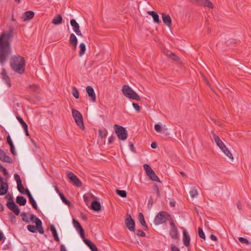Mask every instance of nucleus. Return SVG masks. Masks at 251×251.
I'll return each instance as SVG.
<instances>
[{
	"label": "nucleus",
	"instance_id": "39",
	"mask_svg": "<svg viewBox=\"0 0 251 251\" xmlns=\"http://www.w3.org/2000/svg\"><path fill=\"white\" fill-rule=\"evenodd\" d=\"M36 225H29L27 226V230L32 233H35L36 232Z\"/></svg>",
	"mask_w": 251,
	"mask_h": 251
},
{
	"label": "nucleus",
	"instance_id": "28",
	"mask_svg": "<svg viewBox=\"0 0 251 251\" xmlns=\"http://www.w3.org/2000/svg\"><path fill=\"white\" fill-rule=\"evenodd\" d=\"M165 125H164L163 127L159 124H156L154 126V129L157 132L164 133L167 130V129L165 128Z\"/></svg>",
	"mask_w": 251,
	"mask_h": 251
},
{
	"label": "nucleus",
	"instance_id": "47",
	"mask_svg": "<svg viewBox=\"0 0 251 251\" xmlns=\"http://www.w3.org/2000/svg\"><path fill=\"white\" fill-rule=\"evenodd\" d=\"M238 240L241 243H242L243 244H245L246 245H251V242H250L247 239L245 238L244 237H239Z\"/></svg>",
	"mask_w": 251,
	"mask_h": 251
},
{
	"label": "nucleus",
	"instance_id": "34",
	"mask_svg": "<svg viewBox=\"0 0 251 251\" xmlns=\"http://www.w3.org/2000/svg\"><path fill=\"white\" fill-rule=\"evenodd\" d=\"M36 225V231L37 230L39 233L41 234H43L44 233V230L42 226V222L40 221V223L37 224Z\"/></svg>",
	"mask_w": 251,
	"mask_h": 251
},
{
	"label": "nucleus",
	"instance_id": "8",
	"mask_svg": "<svg viewBox=\"0 0 251 251\" xmlns=\"http://www.w3.org/2000/svg\"><path fill=\"white\" fill-rule=\"evenodd\" d=\"M170 235L171 238L173 239H177L178 238V231L177 228L174 223V220H171L170 223Z\"/></svg>",
	"mask_w": 251,
	"mask_h": 251
},
{
	"label": "nucleus",
	"instance_id": "61",
	"mask_svg": "<svg viewBox=\"0 0 251 251\" xmlns=\"http://www.w3.org/2000/svg\"><path fill=\"white\" fill-rule=\"evenodd\" d=\"M115 139V137L114 136H113V135L109 137L108 138V144H112L114 142Z\"/></svg>",
	"mask_w": 251,
	"mask_h": 251
},
{
	"label": "nucleus",
	"instance_id": "44",
	"mask_svg": "<svg viewBox=\"0 0 251 251\" xmlns=\"http://www.w3.org/2000/svg\"><path fill=\"white\" fill-rule=\"evenodd\" d=\"M17 119L21 125L22 126L23 128H25L28 126L25 123V122L23 120V119L20 117V116H17Z\"/></svg>",
	"mask_w": 251,
	"mask_h": 251
},
{
	"label": "nucleus",
	"instance_id": "3",
	"mask_svg": "<svg viewBox=\"0 0 251 251\" xmlns=\"http://www.w3.org/2000/svg\"><path fill=\"white\" fill-rule=\"evenodd\" d=\"M173 220L171 216L167 212L165 211H160L155 216L154 223L156 225H161L165 223L167 221Z\"/></svg>",
	"mask_w": 251,
	"mask_h": 251
},
{
	"label": "nucleus",
	"instance_id": "57",
	"mask_svg": "<svg viewBox=\"0 0 251 251\" xmlns=\"http://www.w3.org/2000/svg\"><path fill=\"white\" fill-rule=\"evenodd\" d=\"M129 148H130L131 151L133 152H136V149L134 148L133 143L132 142H129Z\"/></svg>",
	"mask_w": 251,
	"mask_h": 251
},
{
	"label": "nucleus",
	"instance_id": "17",
	"mask_svg": "<svg viewBox=\"0 0 251 251\" xmlns=\"http://www.w3.org/2000/svg\"><path fill=\"white\" fill-rule=\"evenodd\" d=\"M86 92L88 94V96L91 98L93 101L96 100V96L94 89L92 86H88L86 88Z\"/></svg>",
	"mask_w": 251,
	"mask_h": 251
},
{
	"label": "nucleus",
	"instance_id": "22",
	"mask_svg": "<svg viewBox=\"0 0 251 251\" xmlns=\"http://www.w3.org/2000/svg\"><path fill=\"white\" fill-rule=\"evenodd\" d=\"M148 14L149 15H151L152 16L153 18V22L155 23L159 24L161 22L160 20L159 19V17L158 14L153 11H148Z\"/></svg>",
	"mask_w": 251,
	"mask_h": 251
},
{
	"label": "nucleus",
	"instance_id": "18",
	"mask_svg": "<svg viewBox=\"0 0 251 251\" xmlns=\"http://www.w3.org/2000/svg\"><path fill=\"white\" fill-rule=\"evenodd\" d=\"M84 242L87 245V246L90 248L92 251H99L96 245L90 240L86 239L85 236L83 238H82Z\"/></svg>",
	"mask_w": 251,
	"mask_h": 251
},
{
	"label": "nucleus",
	"instance_id": "20",
	"mask_svg": "<svg viewBox=\"0 0 251 251\" xmlns=\"http://www.w3.org/2000/svg\"><path fill=\"white\" fill-rule=\"evenodd\" d=\"M2 78L4 80L5 83L9 86H11L10 79L9 76L7 75L6 71L5 69H2L1 73Z\"/></svg>",
	"mask_w": 251,
	"mask_h": 251
},
{
	"label": "nucleus",
	"instance_id": "41",
	"mask_svg": "<svg viewBox=\"0 0 251 251\" xmlns=\"http://www.w3.org/2000/svg\"><path fill=\"white\" fill-rule=\"evenodd\" d=\"M169 57L175 61H178L179 60L178 56H176L174 53L170 52L168 54Z\"/></svg>",
	"mask_w": 251,
	"mask_h": 251
},
{
	"label": "nucleus",
	"instance_id": "4",
	"mask_svg": "<svg viewBox=\"0 0 251 251\" xmlns=\"http://www.w3.org/2000/svg\"><path fill=\"white\" fill-rule=\"evenodd\" d=\"M122 92L123 94L128 99L136 101L140 100L139 96L130 87L127 85H124Z\"/></svg>",
	"mask_w": 251,
	"mask_h": 251
},
{
	"label": "nucleus",
	"instance_id": "51",
	"mask_svg": "<svg viewBox=\"0 0 251 251\" xmlns=\"http://www.w3.org/2000/svg\"><path fill=\"white\" fill-rule=\"evenodd\" d=\"M136 234L140 237H145L146 235V233L141 229L137 230Z\"/></svg>",
	"mask_w": 251,
	"mask_h": 251
},
{
	"label": "nucleus",
	"instance_id": "12",
	"mask_svg": "<svg viewBox=\"0 0 251 251\" xmlns=\"http://www.w3.org/2000/svg\"><path fill=\"white\" fill-rule=\"evenodd\" d=\"M73 223L74 226L76 228V230L79 233L81 237L83 238L85 236V232L80 223L75 219H73Z\"/></svg>",
	"mask_w": 251,
	"mask_h": 251
},
{
	"label": "nucleus",
	"instance_id": "48",
	"mask_svg": "<svg viewBox=\"0 0 251 251\" xmlns=\"http://www.w3.org/2000/svg\"><path fill=\"white\" fill-rule=\"evenodd\" d=\"M153 190L154 192L156 194L157 197H161L159 188L156 184L154 185V186L153 187Z\"/></svg>",
	"mask_w": 251,
	"mask_h": 251
},
{
	"label": "nucleus",
	"instance_id": "63",
	"mask_svg": "<svg viewBox=\"0 0 251 251\" xmlns=\"http://www.w3.org/2000/svg\"><path fill=\"white\" fill-rule=\"evenodd\" d=\"M210 239L214 241H217V238L216 236H215L214 234H211L210 235Z\"/></svg>",
	"mask_w": 251,
	"mask_h": 251
},
{
	"label": "nucleus",
	"instance_id": "45",
	"mask_svg": "<svg viewBox=\"0 0 251 251\" xmlns=\"http://www.w3.org/2000/svg\"><path fill=\"white\" fill-rule=\"evenodd\" d=\"M72 94L75 98L78 99L79 98V92L75 87L73 88Z\"/></svg>",
	"mask_w": 251,
	"mask_h": 251
},
{
	"label": "nucleus",
	"instance_id": "37",
	"mask_svg": "<svg viewBox=\"0 0 251 251\" xmlns=\"http://www.w3.org/2000/svg\"><path fill=\"white\" fill-rule=\"evenodd\" d=\"M0 160L3 162H6L8 163H12L13 162L12 158L6 155V154H5V155H4Z\"/></svg>",
	"mask_w": 251,
	"mask_h": 251
},
{
	"label": "nucleus",
	"instance_id": "35",
	"mask_svg": "<svg viewBox=\"0 0 251 251\" xmlns=\"http://www.w3.org/2000/svg\"><path fill=\"white\" fill-rule=\"evenodd\" d=\"M222 151H223V152L225 154V155L230 158L231 159H233V157L232 154V153L230 152V151L228 150V149L226 147L225 149H223L222 150Z\"/></svg>",
	"mask_w": 251,
	"mask_h": 251
},
{
	"label": "nucleus",
	"instance_id": "60",
	"mask_svg": "<svg viewBox=\"0 0 251 251\" xmlns=\"http://www.w3.org/2000/svg\"><path fill=\"white\" fill-rule=\"evenodd\" d=\"M10 151H11V152L14 155H17V152H16V151L15 149V147H14V145H12V146H10Z\"/></svg>",
	"mask_w": 251,
	"mask_h": 251
},
{
	"label": "nucleus",
	"instance_id": "58",
	"mask_svg": "<svg viewBox=\"0 0 251 251\" xmlns=\"http://www.w3.org/2000/svg\"><path fill=\"white\" fill-rule=\"evenodd\" d=\"M7 142L9 144V146L14 145L13 142L11 140V137L9 135L7 137Z\"/></svg>",
	"mask_w": 251,
	"mask_h": 251
},
{
	"label": "nucleus",
	"instance_id": "49",
	"mask_svg": "<svg viewBox=\"0 0 251 251\" xmlns=\"http://www.w3.org/2000/svg\"><path fill=\"white\" fill-rule=\"evenodd\" d=\"M14 179L16 181L17 184H20V183H22L20 177L18 174H14Z\"/></svg>",
	"mask_w": 251,
	"mask_h": 251
},
{
	"label": "nucleus",
	"instance_id": "9",
	"mask_svg": "<svg viewBox=\"0 0 251 251\" xmlns=\"http://www.w3.org/2000/svg\"><path fill=\"white\" fill-rule=\"evenodd\" d=\"M125 225L126 227L130 231L134 232L135 230V223L129 214H127L125 219Z\"/></svg>",
	"mask_w": 251,
	"mask_h": 251
},
{
	"label": "nucleus",
	"instance_id": "52",
	"mask_svg": "<svg viewBox=\"0 0 251 251\" xmlns=\"http://www.w3.org/2000/svg\"><path fill=\"white\" fill-rule=\"evenodd\" d=\"M28 88L32 89L35 92H38L39 90L38 87L35 84L29 85Z\"/></svg>",
	"mask_w": 251,
	"mask_h": 251
},
{
	"label": "nucleus",
	"instance_id": "23",
	"mask_svg": "<svg viewBox=\"0 0 251 251\" xmlns=\"http://www.w3.org/2000/svg\"><path fill=\"white\" fill-rule=\"evenodd\" d=\"M138 220L140 223L144 226V229L147 230L148 228V226L146 223L144 215L142 213H139L138 214Z\"/></svg>",
	"mask_w": 251,
	"mask_h": 251
},
{
	"label": "nucleus",
	"instance_id": "27",
	"mask_svg": "<svg viewBox=\"0 0 251 251\" xmlns=\"http://www.w3.org/2000/svg\"><path fill=\"white\" fill-rule=\"evenodd\" d=\"M147 176L152 181L161 182L153 171L151 172L150 173H149V174H148Z\"/></svg>",
	"mask_w": 251,
	"mask_h": 251
},
{
	"label": "nucleus",
	"instance_id": "40",
	"mask_svg": "<svg viewBox=\"0 0 251 251\" xmlns=\"http://www.w3.org/2000/svg\"><path fill=\"white\" fill-rule=\"evenodd\" d=\"M21 216L22 219L24 222H25L26 223H30V220L27 218V215L26 213H25V212L22 213L21 214Z\"/></svg>",
	"mask_w": 251,
	"mask_h": 251
},
{
	"label": "nucleus",
	"instance_id": "38",
	"mask_svg": "<svg viewBox=\"0 0 251 251\" xmlns=\"http://www.w3.org/2000/svg\"><path fill=\"white\" fill-rule=\"evenodd\" d=\"M59 196L60 197V198L61 199L62 201L66 204L69 205L71 204L70 201L68 200L64 195L62 193L59 194Z\"/></svg>",
	"mask_w": 251,
	"mask_h": 251
},
{
	"label": "nucleus",
	"instance_id": "33",
	"mask_svg": "<svg viewBox=\"0 0 251 251\" xmlns=\"http://www.w3.org/2000/svg\"><path fill=\"white\" fill-rule=\"evenodd\" d=\"M93 197V195L91 193H86L83 196L84 201L88 205L90 201V199Z\"/></svg>",
	"mask_w": 251,
	"mask_h": 251
},
{
	"label": "nucleus",
	"instance_id": "6",
	"mask_svg": "<svg viewBox=\"0 0 251 251\" xmlns=\"http://www.w3.org/2000/svg\"><path fill=\"white\" fill-rule=\"evenodd\" d=\"M114 129L120 140L124 141L126 139L127 137V132L125 127L116 124L114 126Z\"/></svg>",
	"mask_w": 251,
	"mask_h": 251
},
{
	"label": "nucleus",
	"instance_id": "5",
	"mask_svg": "<svg viewBox=\"0 0 251 251\" xmlns=\"http://www.w3.org/2000/svg\"><path fill=\"white\" fill-rule=\"evenodd\" d=\"M5 198L8 200L6 205L7 207L11 210L15 215H18L20 213V210L18 206L14 202L11 194H8L6 195Z\"/></svg>",
	"mask_w": 251,
	"mask_h": 251
},
{
	"label": "nucleus",
	"instance_id": "64",
	"mask_svg": "<svg viewBox=\"0 0 251 251\" xmlns=\"http://www.w3.org/2000/svg\"><path fill=\"white\" fill-rule=\"evenodd\" d=\"M60 251H67L64 245H61L60 246Z\"/></svg>",
	"mask_w": 251,
	"mask_h": 251
},
{
	"label": "nucleus",
	"instance_id": "55",
	"mask_svg": "<svg viewBox=\"0 0 251 251\" xmlns=\"http://www.w3.org/2000/svg\"><path fill=\"white\" fill-rule=\"evenodd\" d=\"M0 170H1V171L3 172V175L4 176H6L8 175V173L7 171V170L6 169V168L3 167L0 163Z\"/></svg>",
	"mask_w": 251,
	"mask_h": 251
},
{
	"label": "nucleus",
	"instance_id": "25",
	"mask_svg": "<svg viewBox=\"0 0 251 251\" xmlns=\"http://www.w3.org/2000/svg\"><path fill=\"white\" fill-rule=\"evenodd\" d=\"M63 18L60 14H58L55 16L52 20V23L55 25H58L62 23Z\"/></svg>",
	"mask_w": 251,
	"mask_h": 251
},
{
	"label": "nucleus",
	"instance_id": "15",
	"mask_svg": "<svg viewBox=\"0 0 251 251\" xmlns=\"http://www.w3.org/2000/svg\"><path fill=\"white\" fill-rule=\"evenodd\" d=\"M212 133H213V139L216 142L217 146L221 149V150H223V149H225L226 146L222 142V141L220 139L219 137L214 132H212Z\"/></svg>",
	"mask_w": 251,
	"mask_h": 251
},
{
	"label": "nucleus",
	"instance_id": "16",
	"mask_svg": "<svg viewBox=\"0 0 251 251\" xmlns=\"http://www.w3.org/2000/svg\"><path fill=\"white\" fill-rule=\"evenodd\" d=\"M162 18L163 22L166 25L169 27H170L172 25V19L169 15L166 14V13H162Z\"/></svg>",
	"mask_w": 251,
	"mask_h": 251
},
{
	"label": "nucleus",
	"instance_id": "31",
	"mask_svg": "<svg viewBox=\"0 0 251 251\" xmlns=\"http://www.w3.org/2000/svg\"><path fill=\"white\" fill-rule=\"evenodd\" d=\"M80 51L79 52V56H81L83 55L86 51V45L84 43H82L79 45Z\"/></svg>",
	"mask_w": 251,
	"mask_h": 251
},
{
	"label": "nucleus",
	"instance_id": "42",
	"mask_svg": "<svg viewBox=\"0 0 251 251\" xmlns=\"http://www.w3.org/2000/svg\"><path fill=\"white\" fill-rule=\"evenodd\" d=\"M189 193L192 198H195L198 195V191L195 188H193L190 191Z\"/></svg>",
	"mask_w": 251,
	"mask_h": 251
},
{
	"label": "nucleus",
	"instance_id": "13",
	"mask_svg": "<svg viewBox=\"0 0 251 251\" xmlns=\"http://www.w3.org/2000/svg\"><path fill=\"white\" fill-rule=\"evenodd\" d=\"M190 236L186 229L183 230V242L184 245L188 247L190 245Z\"/></svg>",
	"mask_w": 251,
	"mask_h": 251
},
{
	"label": "nucleus",
	"instance_id": "46",
	"mask_svg": "<svg viewBox=\"0 0 251 251\" xmlns=\"http://www.w3.org/2000/svg\"><path fill=\"white\" fill-rule=\"evenodd\" d=\"M198 234H199V236L200 238H201V239H203L204 240L205 239V234H204L202 229L201 227L198 228Z\"/></svg>",
	"mask_w": 251,
	"mask_h": 251
},
{
	"label": "nucleus",
	"instance_id": "19",
	"mask_svg": "<svg viewBox=\"0 0 251 251\" xmlns=\"http://www.w3.org/2000/svg\"><path fill=\"white\" fill-rule=\"evenodd\" d=\"M34 16V12L32 11L25 12L21 17L23 21H26L32 19Z\"/></svg>",
	"mask_w": 251,
	"mask_h": 251
},
{
	"label": "nucleus",
	"instance_id": "36",
	"mask_svg": "<svg viewBox=\"0 0 251 251\" xmlns=\"http://www.w3.org/2000/svg\"><path fill=\"white\" fill-rule=\"evenodd\" d=\"M29 202L31 203V204L32 205L33 208L34 209H35V210H37L38 209V206H37V203H36V201H35V200L34 199L33 197L32 196L31 197H29Z\"/></svg>",
	"mask_w": 251,
	"mask_h": 251
},
{
	"label": "nucleus",
	"instance_id": "53",
	"mask_svg": "<svg viewBox=\"0 0 251 251\" xmlns=\"http://www.w3.org/2000/svg\"><path fill=\"white\" fill-rule=\"evenodd\" d=\"M21 194L24 195H26L28 198H29V197L32 196V195L30 193V191L27 188L25 189L24 191L21 192Z\"/></svg>",
	"mask_w": 251,
	"mask_h": 251
},
{
	"label": "nucleus",
	"instance_id": "59",
	"mask_svg": "<svg viewBox=\"0 0 251 251\" xmlns=\"http://www.w3.org/2000/svg\"><path fill=\"white\" fill-rule=\"evenodd\" d=\"M171 251H180L178 247L173 244L171 245Z\"/></svg>",
	"mask_w": 251,
	"mask_h": 251
},
{
	"label": "nucleus",
	"instance_id": "26",
	"mask_svg": "<svg viewBox=\"0 0 251 251\" xmlns=\"http://www.w3.org/2000/svg\"><path fill=\"white\" fill-rule=\"evenodd\" d=\"M16 202L21 206H24L26 203V199L23 196H18L16 198Z\"/></svg>",
	"mask_w": 251,
	"mask_h": 251
},
{
	"label": "nucleus",
	"instance_id": "29",
	"mask_svg": "<svg viewBox=\"0 0 251 251\" xmlns=\"http://www.w3.org/2000/svg\"><path fill=\"white\" fill-rule=\"evenodd\" d=\"M69 43L71 45L73 44H77V39L74 33L70 34Z\"/></svg>",
	"mask_w": 251,
	"mask_h": 251
},
{
	"label": "nucleus",
	"instance_id": "30",
	"mask_svg": "<svg viewBox=\"0 0 251 251\" xmlns=\"http://www.w3.org/2000/svg\"><path fill=\"white\" fill-rule=\"evenodd\" d=\"M29 220L30 222L31 221L32 223H35V225L40 223V221H41L39 218H37L33 214H30Z\"/></svg>",
	"mask_w": 251,
	"mask_h": 251
},
{
	"label": "nucleus",
	"instance_id": "14",
	"mask_svg": "<svg viewBox=\"0 0 251 251\" xmlns=\"http://www.w3.org/2000/svg\"><path fill=\"white\" fill-rule=\"evenodd\" d=\"M70 24L75 33L78 36H82L81 32L79 30V25L76 21L75 19H72L70 21Z\"/></svg>",
	"mask_w": 251,
	"mask_h": 251
},
{
	"label": "nucleus",
	"instance_id": "7",
	"mask_svg": "<svg viewBox=\"0 0 251 251\" xmlns=\"http://www.w3.org/2000/svg\"><path fill=\"white\" fill-rule=\"evenodd\" d=\"M72 115L76 125L81 128H84L83 117L81 114L77 110H72Z\"/></svg>",
	"mask_w": 251,
	"mask_h": 251
},
{
	"label": "nucleus",
	"instance_id": "11",
	"mask_svg": "<svg viewBox=\"0 0 251 251\" xmlns=\"http://www.w3.org/2000/svg\"><path fill=\"white\" fill-rule=\"evenodd\" d=\"M193 3L198 5H201L203 6H207L209 8H213V3L209 0H189Z\"/></svg>",
	"mask_w": 251,
	"mask_h": 251
},
{
	"label": "nucleus",
	"instance_id": "56",
	"mask_svg": "<svg viewBox=\"0 0 251 251\" xmlns=\"http://www.w3.org/2000/svg\"><path fill=\"white\" fill-rule=\"evenodd\" d=\"M17 189L18 191L21 193V192L25 190V188L22 184V183L17 184Z\"/></svg>",
	"mask_w": 251,
	"mask_h": 251
},
{
	"label": "nucleus",
	"instance_id": "10",
	"mask_svg": "<svg viewBox=\"0 0 251 251\" xmlns=\"http://www.w3.org/2000/svg\"><path fill=\"white\" fill-rule=\"evenodd\" d=\"M68 177L70 179L74 185L76 187H80L82 185L81 181L78 177L71 172H68L67 173Z\"/></svg>",
	"mask_w": 251,
	"mask_h": 251
},
{
	"label": "nucleus",
	"instance_id": "62",
	"mask_svg": "<svg viewBox=\"0 0 251 251\" xmlns=\"http://www.w3.org/2000/svg\"><path fill=\"white\" fill-rule=\"evenodd\" d=\"M6 153L2 149H0V160L2 159V158L5 155Z\"/></svg>",
	"mask_w": 251,
	"mask_h": 251
},
{
	"label": "nucleus",
	"instance_id": "1",
	"mask_svg": "<svg viewBox=\"0 0 251 251\" xmlns=\"http://www.w3.org/2000/svg\"><path fill=\"white\" fill-rule=\"evenodd\" d=\"M13 29L6 34L3 32L0 36V63L2 65L12 53L10 40L12 38Z\"/></svg>",
	"mask_w": 251,
	"mask_h": 251
},
{
	"label": "nucleus",
	"instance_id": "54",
	"mask_svg": "<svg viewBox=\"0 0 251 251\" xmlns=\"http://www.w3.org/2000/svg\"><path fill=\"white\" fill-rule=\"evenodd\" d=\"M132 105L134 107V108L135 109V110L138 112H139L140 111V110H141V107L140 106L138 105V104L136 103H135V102H133L132 103Z\"/></svg>",
	"mask_w": 251,
	"mask_h": 251
},
{
	"label": "nucleus",
	"instance_id": "50",
	"mask_svg": "<svg viewBox=\"0 0 251 251\" xmlns=\"http://www.w3.org/2000/svg\"><path fill=\"white\" fill-rule=\"evenodd\" d=\"M153 204V200L152 197H151L149 200L148 203V207L149 209H151Z\"/></svg>",
	"mask_w": 251,
	"mask_h": 251
},
{
	"label": "nucleus",
	"instance_id": "21",
	"mask_svg": "<svg viewBox=\"0 0 251 251\" xmlns=\"http://www.w3.org/2000/svg\"><path fill=\"white\" fill-rule=\"evenodd\" d=\"M91 207L95 211H99L101 210V204L99 201H94L91 203Z\"/></svg>",
	"mask_w": 251,
	"mask_h": 251
},
{
	"label": "nucleus",
	"instance_id": "32",
	"mask_svg": "<svg viewBox=\"0 0 251 251\" xmlns=\"http://www.w3.org/2000/svg\"><path fill=\"white\" fill-rule=\"evenodd\" d=\"M116 194L122 198H126L127 193L125 190L116 189Z\"/></svg>",
	"mask_w": 251,
	"mask_h": 251
},
{
	"label": "nucleus",
	"instance_id": "2",
	"mask_svg": "<svg viewBox=\"0 0 251 251\" xmlns=\"http://www.w3.org/2000/svg\"><path fill=\"white\" fill-rule=\"evenodd\" d=\"M10 66L13 70L20 74H23L25 71V62L23 57L17 55L11 58Z\"/></svg>",
	"mask_w": 251,
	"mask_h": 251
},
{
	"label": "nucleus",
	"instance_id": "24",
	"mask_svg": "<svg viewBox=\"0 0 251 251\" xmlns=\"http://www.w3.org/2000/svg\"><path fill=\"white\" fill-rule=\"evenodd\" d=\"M50 230L51 231V233H52V236L54 237V240L56 241V242H59L60 239L58 236V234H57L56 229L53 225H51L50 226Z\"/></svg>",
	"mask_w": 251,
	"mask_h": 251
},
{
	"label": "nucleus",
	"instance_id": "43",
	"mask_svg": "<svg viewBox=\"0 0 251 251\" xmlns=\"http://www.w3.org/2000/svg\"><path fill=\"white\" fill-rule=\"evenodd\" d=\"M143 167H144V170L146 171L147 175L149 174V173H150L151 172L153 171V170L151 169V168L150 167V166L147 164H145L143 165Z\"/></svg>",
	"mask_w": 251,
	"mask_h": 251
}]
</instances>
